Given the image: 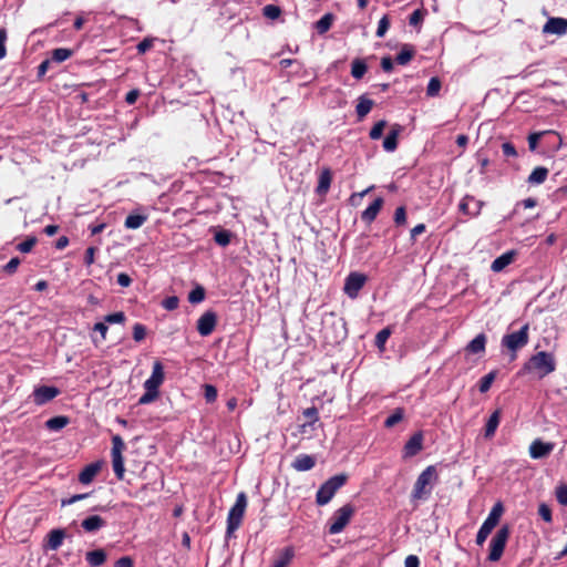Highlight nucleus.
<instances>
[{
  "label": "nucleus",
  "mask_w": 567,
  "mask_h": 567,
  "mask_svg": "<svg viewBox=\"0 0 567 567\" xmlns=\"http://www.w3.org/2000/svg\"><path fill=\"white\" fill-rule=\"evenodd\" d=\"M106 526V520L99 515H91L81 522V527L86 533H95Z\"/></svg>",
  "instance_id": "nucleus-19"
},
{
  "label": "nucleus",
  "mask_w": 567,
  "mask_h": 567,
  "mask_svg": "<svg viewBox=\"0 0 567 567\" xmlns=\"http://www.w3.org/2000/svg\"><path fill=\"white\" fill-rule=\"evenodd\" d=\"M65 537V532L63 529H52L48 534V544L47 547L51 550H56L63 543Z\"/></svg>",
  "instance_id": "nucleus-26"
},
{
  "label": "nucleus",
  "mask_w": 567,
  "mask_h": 567,
  "mask_svg": "<svg viewBox=\"0 0 567 567\" xmlns=\"http://www.w3.org/2000/svg\"><path fill=\"white\" fill-rule=\"evenodd\" d=\"M90 496V493H83V494H75V495H72L71 497L69 498H63L61 501V506L64 507V506H69V505H72L79 501H82V499H85L86 497Z\"/></svg>",
  "instance_id": "nucleus-61"
},
{
  "label": "nucleus",
  "mask_w": 567,
  "mask_h": 567,
  "mask_svg": "<svg viewBox=\"0 0 567 567\" xmlns=\"http://www.w3.org/2000/svg\"><path fill=\"white\" fill-rule=\"evenodd\" d=\"M316 458L309 454H299L296 456L291 466L298 472H307L315 467Z\"/></svg>",
  "instance_id": "nucleus-18"
},
{
  "label": "nucleus",
  "mask_w": 567,
  "mask_h": 567,
  "mask_svg": "<svg viewBox=\"0 0 567 567\" xmlns=\"http://www.w3.org/2000/svg\"><path fill=\"white\" fill-rule=\"evenodd\" d=\"M158 396V392L151 391L150 389H145L144 394L138 399V404L145 405L153 401H155Z\"/></svg>",
  "instance_id": "nucleus-56"
},
{
  "label": "nucleus",
  "mask_w": 567,
  "mask_h": 567,
  "mask_svg": "<svg viewBox=\"0 0 567 567\" xmlns=\"http://www.w3.org/2000/svg\"><path fill=\"white\" fill-rule=\"evenodd\" d=\"M544 34L564 35L567 33L566 18H549L543 27Z\"/></svg>",
  "instance_id": "nucleus-13"
},
{
  "label": "nucleus",
  "mask_w": 567,
  "mask_h": 567,
  "mask_svg": "<svg viewBox=\"0 0 567 567\" xmlns=\"http://www.w3.org/2000/svg\"><path fill=\"white\" fill-rule=\"evenodd\" d=\"M516 256L515 250H509L497 258H495L491 265V270L494 272H501L504 270L508 265H511L514 261V258Z\"/></svg>",
  "instance_id": "nucleus-20"
},
{
  "label": "nucleus",
  "mask_w": 567,
  "mask_h": 567,
  "mask_svg": "<svg viewBox=\"0 0 567 567\" xmlns=\"http://www.w3.org/2000/svg\"><path fill=\"white\" fill-rule=\"evenodd\" d=\"M486 336L484 333L477 334L472 341L468 342L465 350L472 354H481L485 352Z\"/></svg>",
  "instance_id": "nucleus-24"
},
{
  "label": "nucleus",
  "mask_w": 567,
  "mask_h": 567,
  "mask_svg": "<svg viewBox=\"0 0 567 567\" xmlns=\"http://www.w3.org/2000/svg\"><path fill=\"white\" fill-rule=\"evenodd\" d=\"M247 507V496L244 492H240L237 497L235 504L229 509L227 516V535L233 534L236 529L239 528L245 509Z\"/></svg>",
  "instance_id": "nucleus-5"
},
{
  "label": "nucleus",
  "mask_w": 567,
  "mask_h": 567,
  "mask_svg": "<svg viewBox=\"0 0 567 567\" xmlns=\"http://www.w3.org/2000/svg\"><path fill=\"white\" fill-rule=\"evenodd\" d=\"M231 237H233L231 231H229L227 229H221L215 234L214 239L217 245H219L221 247H226L230 244Z\"/></svg>",
  "instance_id": "nucleus-41"
},
{
  "label": "nucleus",
  "mask_w": 567,
  "mask_h": 567,
  "mask_svg": "<svg viewBox=\"0 0 567 567\" xmlns=\"http://www.w3.org/2000/svg\"><path fill=\"white\" fill-rule=\"evenodd\" d=\"M393 220L396 226H402L406 223V209L404 206H400L395 209Z\"/></svg>",
  "instance_id": "nucleus-53"
},
{
  "label": "nucleus",
  "mask_w": 567,
  "mask_h": 567,
  "mask_svg": "<svg viewBox=\"0 0 567 567\" xmlns=\"http://www.w3.org/2000/svg\"><path fill=\"white\" fill-rule=\"evenodd\" d=\"M423 18L424 13L422 10H414L409 18V23L410 25L417 27L423 21Z\"/></svg>",
  "instance_id": "nucleus-62"
},
{
  "label": "nucleus",
  "mask_w": 567,
  "mask_h": 567,
  "mask_svg": "<svg viewBox=\"0 0 567 567\" xmlns=\"http://www.w3.org/2000/svg\"><path fill=\"white\" fill-rule=\"evenodd\" d=\"M503 505L501 502H497L491 509V512L487 515V518L492 519L496 524H498L501 516L503 514Z\"/></svg>",
  "instance_id": "nucleus-50"
},
{
  "label": "nucleus",
  "mask_w": 567,
  "mask_h": 567,
  "mask_svg": "<svg viewBox=\"0 0 567 567\" xmlns=\"http://www.w3.org/2000/svg\"><path fill=\"white\" fill-rule=\"evenodd\" d=\"M553 450V443L543 442L540 439H536L529 445V455L534 460H539L548 456Z\"/></svg>",
  "instance_id": "nucleus-15"
},
{
  "label": "nucleus",
  "mask_w": 567,
  "mask_h": 567,
  "mask_svg": "<svg viewBox=\"0 0 567 567\" xmlns=\"http://www.w3.org/2000/svg\"><path fill=\"white\" fill-rule=\"evenodd\" d=\"M205 299V289L200 285H197L189 293L188 301L190 303H199Z\"/></svg>",
  "instance_id": "nucleus-43"
},
{
  "label": "nucleus",
  "mask_w": 567,
  "mask_h": 567,
  "mask_svg": "<svg viewBox=\"0 0 567 567\" xmlns=\"http://www.w3.org/2000/svg\"><path fill=\"white\" fill-rule=\"evenodd\" d=\"M402 131V126L399 124L392 125L390 132L386 134L383 140V148L384 151L391 153L394 152L398 147V137Z\"/></svg>",
  "instance_id": "nucleus-21"
},
{
  "label": "nucleus",
  "mask_w": 567,
  "mask_h": 567,
  "mask_svg": "<svg viewBox=\"0 0 567 567\" xmlns=\"http://www.w3.org/2000/svg\"><path fill=\"white\" fill-rule=\"evenodd\" d=\"M555 495H556L557 502L560 505L567 506V485L566 484H560L559 486H557Z\"/></svg>",
  "instance_id": "nucleus-51"
},
{
  "label": "nucleus",
  "mask_w": 567,
  "mask_h": 567,
  "mask_svg": "<svg viewBox=\"0 0 567 567\" xmlns=\"http://www.w3.org/2000/svg\"><path fill=\"white\" fill-rule=\"evenodd\" d=\"M484 202L476 199L472 195H465L460 202L458 209L467 216L476 217L481 214Z\"/></svg>",
  "instance_id": "nucleus-11"
},
{
  "label": "nucleus",
  "mask_w": 567,
  "mask_h": 567,
  "mask_svg": "<svg viewBox=\"0 0 567 567\" xmlns=\"http://www.w3.org/2000/svg\"><path fill=\"white\" fill-rule=\"evenodd\" d=\"M404 417V410L402 408H396L392 414H390L385 421L384 426L390 429L400 423Z\"/></svg>",
  "instance_id": "nucleus-39"
},
{
  "label": "nucleus",
  "mask_w": 567,
  "mask_h": 567,
  "mask_svg": "<svg viewBox=\"0 0 567 567\" xmlns=\"http://www.w3.org/2000/svg\"><path fill=\"white\" fill-rule=\"evenodd\" d=\"M502 151H503L504 156H506V157H516L517 156V151H516L514 144H512L511 142L503 143Z\"/></svg>",
  "instance_id": "nucleus-63"
},
{
  "label": "nucleus",
  "mask_w": 567,
  "mask_h": 567,
  "mask_svg": "<svg viewBox=\"0 0 567 567\" xmlns=\"http://www.w3.org/2000/svg\"><path fill=\"white\" fill-rule=\"evenodd\" d=\"M548 176V169L544 166H538L529 174L527 182L532 185L543 184Z\"/></svg>",
  "instance_id": "nucleus-29"
},
{
  "label": "nucleus",
  "mask_w": 567,
  "mask_h": 567,
  "mask_svg": "<svg viewBox=\"0 0 567 567\" xmlns=\"http://www.w3.org/2000/svg\"><path fill=\"white\" fill-rule=\"evenodd\" d=\"M70 423V419L65 415H58L45 422V427L50 431H60Z\"/></svg>",
  "instance_id": "nucleus-32"
},
{
  "label": "nucleus",
  "mask_w": 567,
  "mask_h": 567,
  "mask_svg": "<svg viewBox=\"0 0 567 567\" xmlns=\"http://www.w3.org/2000/svg\"><path fill=\"white\" fill-rule=\"evenodd\" d=\"M333 16L331 13L323 14L317 22L316 29L319 34L326 33L332 25Z\"/></svg>",
  "instance_id": "nucleus-36"
},
{
  "label": "nucleus",
  "mask_w": 567,
  "mask_h": 567,
  "mask_svg": "<svg viewBox=\"0 0 567 567\" xmlns=\"http://www.w3.org/2000/svg\"><path fill=\"white\" fill-rule=\"evenodd\" d=\"M112 456V466L114 474L117 480H123L125 467H124V457L123 455H111Z\"/></svg>",
  "instance_id": "nucleus-37"
},
{
  "label": "nucleus",
  "mask_w": 567,
  "mask_h": 567,
  "mask_svg": "<svg viewBox=\"0 0 567 567\" xmlns=\"http://www.w3.org/2000/svg\"><path fill=\"white\" fill-rule=\"evenodd\" d=\"M501 421V411L495 410L488 417L486 424H485V437L489 439L495 435V432L499 425Z\"/></svg>",
  "instance_id": "nucleus-27"
},
{
  "label": "nucleus",
  "mask_w": 567,
  "mask_h": 567,
  "mask_svg": "<svg viewBox=\"0 0 567 567\" xmlns=\"http://www.w3.org/2000/svg\"><path fill=\"white\" fill-rule=\"evenodd\" d=\"M441 90V81L439 78H431L427 86L426 94L427 96H436Z\"/></svg>",
  "instance_id": "nucleus-46"
},
{
  "label": "nucleus",
  "mask_w": 567,
  "mask_h": 567,
  "mask_svg": "<svg viewBox=\"0 0 567 567\" xmlns=\"http://www.w3.org/2000/svg\"><path fill=\"white\" fill-rule=\"evenodd\" d=\"M102 468V462L96 461L87 464L79 474L80 483L87 485L93 482L94 477Z\"/></svg>",
  "instance_id": "nucleus-16"
},
{
  "label": "nucleus",
  "mask_w": 567,
  "mask_h": 567,
  "mask_svg": "<svg viewBox=\"0 0 567 567\" xmlns=\"http://www.w3.org/2000/svg\"><path fill=\"white\" fill-rule=\"evenodd\" d=\"M386 124L385 120L378 121L370 130L369 137L374 141L381 138Z\"/></svg>",
  "instance_id": "nucleus-42"
},
{
  "label": "nucleus",
  "mask_w": 567,
  "mask_h": 567,
  "mask_svg": "<svg viewBox=\"0 0 567 567\" xmlns=\"http://www.w3.org/2000/svg\"><path fill=\"white\" fill-rule=\"evenodd\" d=\"M538 515L546 522V523H551L553 522V514H551V509L550 507L545 504V503H542L539 504L538 506Z\"/></svg>",
  "instance_id": "nucleus-52"
},
{
  "label": "nucleus",
  "mask_w": 567,
  "mask_h": 567,
  "mask_svg": "<svg viewBox=\"0 0 567 567\" xmlns=\"http://www.w3.org/2000/svg\"><path fill=\"white\" fill-rule=\"evenodd\" d=\"M124 449H125V444H124L123 439L120 435H114L112 437L111 455H122V452Z\"/></svg>",
  "instance_id": "nucleus-47"
},
{
  "label": "nucleus",
  "mask_w": 567,
  "mask_h": 567,
  "mask_svg": "<svg viewBox=\"0 0 567 567\" xmlns=\"http://www.w3.org/2000/svg\"><path fill=\"white\" fill-rule=\"evenodd\" d=\"M85 559L91 567H99L106 561V553L103 549L91 550L85 554Z\"/></svg>",
  "instance_id": "nucleus-28"
},
{
  "label": "nucleus",
  "mask_w": 567,
  "mask_h": 567,
  "mask_svg": "<svg viewBox=\"0 0 567 567\" xmlns=\"http://www.w3.org/2000/svg\"><path fill=\"white\" fill-rule=\"evenodd\" d=\"M204 398L206 402L213 403L217 399V389L212 384H205L204 386Z\"/></svg>",
  "instance_id": "nucleus-55"
},
{
  "label": "nucleus",
  "mask_w": 567,
  "mask_h": 567,
  "mask_svg": "<svg viewBox=\"0 0 567 567\" xmlns=\"http://www.w3.org/2000/svg\"><path fill=\"white\" fill-rule=\"evenodd\" d=\"M73 51L66 48H58L52 51L51 61L55 63H61L71 58Z\"/></svg>",
  "instance_id": "nucleus-38"
},
{
  "label": "nucleus",
  "mask_w": 567,
  "mask_h": 567,
  "mask_svg": "<svg viewBox=\"0 0 567 567\" xmlns=\"http://www.w3.org/2000/svg\"><path fill=\"white\" fill-rule=\"evenodd\" d=\"M528 324H524L518 331L503 336L501 343L512 352V360L516 359L517 350L528 343Z\"/></svg>",
  "instance_id": "nucleus-7"
},
{
  "label": "nucleus",
  "mask_w": 567,
  "mask_h": 567,
  "mask_svg": "<svg viewBox=\"0 0 567 567\" xmlns=\"http://www.w3.org/2000/svg\"><path fill=\"white\" fill-rule=\"evenodd\" d=\"M511 535V528L508 525H503L497 529L495 535L492 537L489 543V553L487 559L489 561H498L504 553L507 540Z\"/></svg>",
  "instance_id": "nucleus-6"
},
{
  "label": "nucleus",
  "mask_w": 567,
  "mask_h": 567,
  "mask_svg": "<svg viewBox=\"0 0 567 567\" xmlns=\"http://www.w3.org/2000/svg\"><path fill=\"white\" fill-rule=\"evenodd\" d=\"M346 321L342 318H334L331 322V328L336 331V336L331 340L333 343H339L347 338Z\"/></svg>",
  "instance_id": "nucleus-25"
},
{
  "label": "nucleus",
  "mask_w": 567,
  "mask_h": 567,
  "mask_svg": "<svg viewBox=\"0 0 567 567\" xmlns=\"http://www.w3.org/2000/svg\"><path fill=\"white\" fill-rule=\"evenodd\" d=\"M347 474H338L327 480L316 494V503L318 506L327 505L336 495V493L347 483Z\"/></svg>",
  "instance_id": "nucleus-3"
},
{
  "label": "nucleus",
  "mask_w": 567,
  "mask_h": 567,
  "mask_svg": "<svg viewBox=\"0 0 567 567\" xmlns=\"http://www.w3.org/2000/svg\"><path fill=\"white\" fill-rule=\"evenodd\" d=\"M414 53H415V50H414L413 45L403 44L401 51L399 52V54L395 58V61L400 65H405L412 60Z\"/></svg>",
  "instance_id": "nucleus-31"
},
{
  "label": "nucleus",
  "mask_w": 567,
  "mask_h": 567,
  "mask_svg": "<svg viewBox=\"0 0 567 567\" xmlns=\"http://www.w3.org/2000/svg\"><path fill=\"white\" fill-rule=\"evenodd\" d=\"M145 336H146L145 326L142 323H135L133 327V339L136 342H141L142 340H144Z\"/></svg>",
  "instance_id": "nucleus-58"
},
{
  "label": "nucleus",
  "mask_w": 567,
  "mask_h": 567,
  "mask_svg": "<svg viewBox=\"0 0 567 567\" xmlns=\"http://www.w3.org/2000/svg\"><path fill=\"white\" fill-rule=\"evenodd\" d=\"M331 184V174L329 169H324L319 177L318 186H317V193L322 195L326 194Z\"/></svg>",
  "instance_id": "nucleus-34"
},
{
  "label": "nucleus",
  "mask_w": 567,
  "mask_h": 567,
  "mask_svg": "<svg viewBox=\"0 0 567 567\" xmlns=\"http://www.w3.org/2000/svg\"><path fill=\"white\" fill-rule=\"evenodd\" d=\"M557 362L555 354L548 351H538L533 354L522 367L519 374L533 375L536 379H544L556 370Z\"/></svg>",
  "instance_id": "nucleus-1"
},
{
  "label": "nucleus",
  "mask_w": 567,
  "mask_h": 567,
  "mask_svg": "<svg viewBox=\"0 0 567 567\" xmlns=\"http://www.w3.org/2000/svg\"><path fill=\"white\" fill-rule=\"evenodd\" d=\"M355 508L352 504L348 503L338 508L329 519L328 533L330 535L340 534L344 527L350 523L354 515Z\"/></svg>",
  "instance_id": "nucleus-4"
},
{
  "label": "nucleus",
  "mask_w": 567,
  "mask_h": 567,
  "mask_svg": "<svg viewBox=\"0 0 567 567\" xmlns=\"http://www.w3.org/2000/svg\"><path fill=\"white\" fill-rule=\"evenodd\" d=\"M391 333L392 329L390 327H385L377 333L374 344L380 351H384L385 343L390 338Z\"/></svg>",
  "instance_id": "nucleus-35"
},
{
  "label": "nucleus",
  "mask_w": 567,
  "mask_h": 567,
  "mask_svg": "<svg viewBox=\"0 0 567 567\" xmlns=\"http://www.w3.org/2000/svg\"><path fill=\"white\" fill-rule=\"evenodd\" d=\"M496 526L495 522L486 517L476 534V544L482 546Z\"/></svg>",
  "instance_id": "nucleus-23"
},
{
  "label": "nucleus",
  "mask_w": 567,
  "mask_h": 567,
  "mask_svg": "<svg viewBox=\"0 0 567 567\" xmlns=\"http://www.w3.org/2000/svg\"><path fill=\"white\" fill-rule=\"evenodd\" d=\"M368 71V65L363 59L357 58L351 62V75L355 80H361Z\"/></svg>",
  "instance_id": "nucleus-30"
},
{
  "label": "nucleus",
  "mask_w": 567,
  "mask_h": 567,
  "mask_svg": "<svg viewBox=\"0 0 567 567\" xmlns=\"http://www.w3.org/2000/svg\"><path fill=\"white\" fill-rule=\"evenodd\" d=\"M423 449V433L416 432L414 433L403 447V456L404 457H413L419 454Z\"/></svg>",
  "instance_id": "nucleus-14"
},
{
  "label": "nucleus",
  "mask_w": 567,
  "mask_h": 567,
  "mask_svg": "<svg viewBox=\"0 0 567 567\" xmlns=\"http://www.w3.org/2000/svg\"><path fill=\"white\" fill-rule=\"evenodd\" d=\"M496 374H497V371L493 370L480 380L478 390L481 393H486L491 389V386L496 378Z\"/></svg>",
  "instance_id": "nucleus-40"
},
{
  "label": "nucleus",
  "mask_w": 567,
  "mask_h": 567,
  "mask_svg": "<svg viewBox=\"0 0 567 567\" xmlns=\"http://www.w3.org/2000/svg\"><path fill=\"white\" fill-rule=\"evenodd\" d=\"M147 220L146 215L141 214H130L124 221V226L127 229H137L143 226V224Z\"/></svg>",
  "instance_id": "nucleus-33"
},
{
  "label": "nucleus",
  "mask_w": 567,
  "mask_h": 567,
  "mask_svg": "<svg viewBox=\"0 0 567 567\" xmlns=\"http://www.w3.org/2000/svg\"><path fill=\"white\" fill-rule=\"evenodd\" d=\"M383 206V198L377 197L362 213L361 219L367 224H371L380 213Z\"/></svg>",
  "instance_id": "nucleus-17"
},
{
  "label": "nucleus",
  "mask_w": 567,
  "mask_h": 567,
  "mask_svg": "<svg viewBox=\"0 0 567 567\" xmlns=\"http://www.w3.org/2000/svg\"><path fill=\"white\" fill-rule=\"evenodd\" d=\"M217 324V315L213 310H207L197 320V331L202 337L212 334Z\"/></svg>",
  "instance_id": "nucleus-9"
},
{
  "label": "nucleus",
  "mask_w": 567,
  "mask_h": 567,
  "mask_svg": "<svg viewBox=\"0 0 567 567\" xmlns=\"http://www.w3.org/2000/svg\"><path fill=\"white\" fill-rule=\"evenodd\" d=\"M293 557L292 548L288 547L284 550L281 556L275 560L272 567H286Z\"/></svg>",
  "instance_id": "nucleus-45"
},
{
  "label": "nucleus",
  "mask_w": 567,
  "mask_h": 567,
  "mask_svg": "<svg viewBox=\"0 0 567 567\" xmlns=\"http://www.w3.org/2000/svg\"><path fill=\"white\" fill-rule=\"evenodd\" d=\"M164 368L161 361H155L151 377L144 382V389L158 392V388L164 382Z\"/></svg>",
  "instance_id": "nucleus-12"
},
{
  "label": "nucleus",
  "mask_w": 567,
  "mask_h": 567,
  "mask_svg": "<svg viewBox=\"0 0 567 567\" xmlns=\"http://www.w3.org/2000/svg\"><path fill=\"white\" fill-rule=\"evenodd\" d=\"M390 27V19L386 14H384L380 20H379V23H378V29H377V32H375V35L378 38H383L388 31Z\"/></svg>",
  "instance_id": "nucleus-48"
},
{
  "label": "nucleus",
  "mask_w": 567,
  "mask_h": 567,
  "mask_svg": "<svg viewBox=\"0 0 567 567\" xmlns=\"http://www.w3.org/2000/svg\"><path fill=\"white\" fill-rule=\"evenodd\" d=\"M60 394V390L56 386L40 385L34 388L32 396L33 402L37 405H43Z\"/></svg>",
  "instance_id": "nucleus-10"
},
{
  "label": "nucleus",
  "mask_w": 567,
  "mask_h": 567,
  "mask_svg": "<svg viewBox=\"0 0 567 567\" xmlns=\"http://www.w3.org/2000/svg\"><path fill=\"white\" fill-rule=\"evenodd\" d=\"M35 244H37L35 237H28L24 241L20 243L17 246V249L20 252L28 254L32 250V248L35 246Z\"/></svg>",
  "instance_id": "nucleus-49"
},
{
  "label": "nucleus",
  "mask_w": 567,
  "mask_h": 567,
  "mask_svg": "<svg viewBox=\"0 0 567 567\" xmlns=\"http://www.w3.org/2000/svg\"><path fill=\"white\" fill-rule=\"evenodd\" d=\"M439 482V473L436 465H429L425 467L420 475L417 476L411 497L412 499H424L427 498L434 485H436Z\"/></svg>",
  "instance_id": "nucleus-2"
},
{
  "label": "nucleus",
  "mask_w": 567,
  "mask_h": 567,
  "mask_svg": "<svg viewBox=\"0 0 567 567\" xmlns=\"http://www.w3.org/2000/svg\"><path fill=\"white\" fill-rule=\"evenodd\" d=\"M20 262L21 261H20V259L18 257H13L2 267V269L8 275H12V274H14L17 271Z\"/></svg>",
  "instance_id": "nucleus-60"
},
{
  "label": "nucleus",
  "mask_w": 567,
  "mask_h": 567,
  "mask_svg": "<svg viewBox=\"0 0 567 567\" xmlns=\"http://www.w3.org/2000/svg\"><path fill=\"white\" fill-rule=\"evenodd\" d=\"M179 305V299L178 297L176 296H169V297H166L163 301H162V306L164 309L168 310V311H172V310H175L177 309Z\"/></svg>",
  "instance_id": "nucleus-57"
},
{
  "label": "nucleus",
  "mask_w": 567,
  "mask_h": 567,
  "mask_svg": "<svg viewBox=\"0 0 567 567\" xmlns=\"http://www.w3.org/2000/svg\"><path fill=\"white\" fill-rule=\"evenodd\" d=\"M368 280V277L358 271L350 272L344 280L343 291L344 293L351 298L355 299L359 296L360 290L363 288Z\"/></svg>",
  "instance_id": "nucleus-8"
},
{
  "label": "nucleus",
  "mask_w": 567,
  "mask_h": 567,
  "mask_svg": "<svg viewBox=\"0 0 567 567\" xmlns=\"http://www.w3.org/2000/svg\"><path fill=\"white\" fill-rule=\"evenodd\" d=\"M262 14L269 20H276L281 16V9L276 4H266L262 8Z\"/></svg>",
  "instance_id": "nucleus-44"
},
{
  "label": "nucleus",
  "mask_w": 567,
  "mask_h": 567,
  "mask_svg": "<svg viewBox=\"0 0 567 567\" xmlns=\"http://www.w3.org/2000/svg\"><path fill=\"white\" fill-rule=\"evenodd\" d=\"M426 230L425 224H417L410 231L411 243L414 244L419 235L423 234Z\"/></svg>",
  "instance_id": "nucleus-64"
},
{
  "label": "nucleus",
  "mask_w": 567,
  "mask_h": 567,
  "mask_svg": "<svg viewBox=\"0 0 567 567\" xmlns=\"http://www.w3.org/2000/svg\"><path fill=\"white\" fill-rule=\"evenodd\" d=\"M303 416L307 419L309 425H313L319 420L317 408L311 406L303 410Z\"/></svg>",
  "instance_id": "nucleus-54"
},
{
  "label": "nucleus",
  "mask_w": 567,
  "mask_h": 567,
  "mask_svg": "<svg viewBox=\"0 0 567 567\" xmlns=\"http://www.w3.org/2000/svg\"><path fill=\"white\" fill-rule=\"evenodd\" d=\"M374 105L373 100L369 99L367 94H362L358 97L355 105V113L359 121H362L372 110Z\"/></svg>",
  "instance_id": "nucleus-22"
},
{
  "label": "nucleus",
  "mask_w": 567,
  "mask_h": 567,
  "mask_svg": "<svg viewBox=\"0 0 567 567\" xmlns=\"http://www.w3.org/2000/svg\"><path fill=\"white\" fill-rule=\"evenodd\" d=\"M125 315L122 311L110 313L104 317L106 323H123L125 321Z\"/></svg>",
  "instance_id": "nucleus-59"
}]
</instances>
